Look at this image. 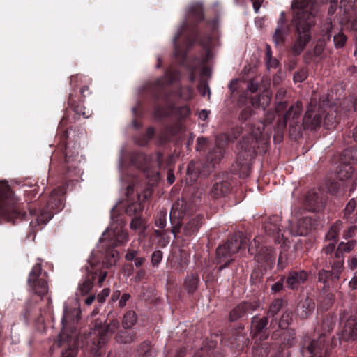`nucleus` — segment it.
Instances as JSON below:
<instances>
[{
  "mask_svg": "<svg viewBox=\"0 0 357 357\" xmlns=\"http://www.w3.org/2000/svg\"><path fill=\"white\" fill-rule=\"evenodd\" d=\"M268 135H243L239 139L237 164L239 169L236 170L240 177L245 178L250 174V161L255 154L266 153L268 144Z\"/></svg>",
  "mask_w": 357,
  "mask_h": 357,
  "instance_id": "f257e3e1",
  "label": "nucleus"
},
{
  "mask_svg": "<svg viewBox=\"0 0 357 357\" xmlns=\"http://www.w3.org/2000/svg\"><path fill=\"white\" fill-rule=\"evenodd\" d=\"M291 8L294 13L293 22L298 33V38L292 46V52L294 54L299 55L311 40V13L305 8V2L294 1Z\"/></svg>",
  "mask_w": 357,
  "mask_h": 357,
  "instance_id": "f03ea898",
  "label": "nucleus"
},
{
  "mask_svg": "<svg viewBox=\"0 0 357 357\" xmlns=\"http://www.w3.org/2000/svg\"><path fill=\"white\" fill-rule=\"evenodd\" d=\"M18 199L14 196L7 183L0 182V217L7 222L15 223L22 220Z\"/></svg>",
  "mask_w": 357,
  "mask_h": 357,
  "instance_id": "7ed1b4c3",
  "label": "nucleus"
},
{
  "mask_svg": "<svg viewBox=\"0 0 357 357\" xmlns=\"http://www.w3.org/2000/svg\"><path fill=\"white\" fill-rule=\"evenodd\" d=\"M84 271L86 275L78 284L76 291L77 296L88 294L93 288V280L96 277H98V284L101 286L107 276V272L101 269V266L96 260L93 253L91 255L88 259Z\"/></svg>",
  "mask_w": 357,
  "mask_h": 357,
  "instance_id": "20e7f679",
  "label": "nucleus"
},
{
  "mask_svg": "<svg viewBox=\"0 0 357 357\" xmlns=\"http://www.w3.org/2000/svg\"><path fill=\"white\" fill-rule=\"evenodd\" d=\"M335 323L332 318L324 320L322 328L324 334L321 333L317 339L306 342L301 349L303 357H326L328 349L326 346V332L333 330Z\"/></svg>",
  "mask_w": 357,
  "mask_h": 357,
  "instance_id": "39448f33",
  "label": "nucleus"
},
{
  "mask_svg": "<svg viewBox=\"0 0 357 357\" xmlns=\"http://www.w3.org/2000/svg\"><path fill=\"white\" fill-rule=\"evenodd\" d=\"M46 275V272L42 273L40 263H37L32 267L27 280L29 287L40 297H43L49 291Z\"/></svg>",
  "mask_w": 357,
  "mask_h": 357,
  "instance_id": "423d86ee",
  "label": "nucleus"
},
{
  "mask_svg": "<svg viewBox=\"0 0 357 357\" xmlns=\"http://www.w3.org/2000/svg\"><path fill=\"white\" fill-rule=\"evenodd\" d=\"M341 225L342 223L337 222L335 225H333L327 232L326 234L327 244L322 249L321 252L322 257L324 258L326 264H328L331 268L335 270L336 269L335 268L334 262H337V259L335 257V252H334V250L339 233L341 230Z\"/></svg>",
  "mask_w": 357,
  "mask_h": 357,
  "instance_id": "0eeeda50",
  "label": "nucleus"
},
{
  "mask_svg": "<svg viewBox=\"0 0 357 357\" xmlns=\"http://www.w3.org/2000/svg\"><path fill=\"white\" fill-rule=\"evenodd\" d=\"M231 184L230 175L221 173L216 175L212 181L208 197L211 199H220L227 196L231 191Z\"/></svg>",
  "mask_w": 357,
  "mask_h": 357,
  "instance_id": "6e6552de",
  "label": "nucleus"
},
{
  "mask_svg": "<svg viewBox=\"0 0 357 357\" xmlns=\"http://www.w3.org/2000/svg\"><path fill=\"white\" fill-rule=\"evenodd\" d=\"M261 238L257 237L253 239L248 246V252L255 255L258 263H266L267 265L275 261V252L271 247L260 246Z\"/></svg>",
  "mask_w": 357,
  "mask_h": 357,
  "instance_id": "1a4fd4ad",
  "label": "nucleus"
},
{
  "mask_svg": "<svg viewBox=\"0 0 357 357\" xmlns=\"http://www.w3.org/2000/svg\"><path fill=\"white\" fill-rule=\"evenodd\" d=\"M115 209V206L111 209L112 223L110 225V229L112 230L113 236L114 238V242L113 243L114 247L125 245L129 238L128 232L123 229V227L125 225V222L121 218L114 217ZM109 230V229L108 231ZM106 231H107V230Z\"/></svg>",
  "mask_w": 357,
  "mask_h": 357,
  "instance_id": "9d476101",
  "label": "nucleus"
},
{
  "mask_svg": "<svg viewBox=\"0 0 357 357\" xmlns=\"http://www.w3.org/2000/svg\"><path fill=\"white\" fill-rule=\"evenodd\" d=\"M289 230L294 236H305L313 227L312 218L309 216H295L289 220Z\"/></svg>",
  "mask_w": 357,
  "mask_h": 357,
  "instance_id": "9b49d317",
  "label": "nucleus"
},
{
  "mask_svg": "<svg viewBox=\"0 0 357 357\" xmlns=\"http://www.w3.org/2000/svg\"><path fill=\"white\" fill-rule=\"evenodd\" d=\"M317 106L310 104L303 119V126L305 130L316 131L321 121V115L316 112Z\"/></svg>",
  "mask_w": 357,
  "mask_h": 357,
  "instance_id": "f8f14e48",
  "label": "nucleus"
},
{
  "mask_svg": "<svg viewBox=\"0 0 357 357\" xmlns=\"http://www.w3.org/2000/svg\"><path fill=\"white\" fill-rule=\"evenodd\" d=\"M258 307H259V302L258 301L240 303L230 312V321H234L240 319L245 318L248 314H252Z\"/></svg>",
  "mask_w": 357,
  "mask_h": 357,
  "instance_id": "ddd939ff",
  "label": "nucleus"
},
{
  "mask_svg": "<svg viewBox=\"0 0 357 357\" xmlns=\"http://www.w3.org/2000/svg\"><path fill=\"white\" fill-rule=\"evenodd\" d=\"M305 205L310 211L317 212L325 206L323 192L319 189H312L308 191L305 200Z\"/></svg>",
  "mask_w": 357,
  "mask_h": 357,
  "instance_id": "4468645a",
  "label": "nucleus"
},
{
  "mask_svg": "<svg viewBox=\"0 0 357 357\" xmlns=\"http://www.w3.org/2000/svg\"><path fill=\"white\" fill-rule=\"evenodd\" d=\"M340 339L342 341H354L357 339V319H347L341 332Z\"/></svg>",
  "mask_w": 357,
  "mask_h": 357,
  "instance_id": "2eb2a0df",
  "label": "nucleus"
},
{
  "mask_svg": "<svg viewBox=\"0 0 357 357\" xmlns=\"http://www.w3.org/2000/svg\"><path fill=\"white\" fill-rule=\"evenodd\" d=\"M356 244L354 240L349 241L347 243L341 242L335 252V257L337 259V262H334L335 268L337 270V273L342 270L343 266V253L349 252L351 251Z\"/></svg>",
  "mask_w": 357,
  "mask_h": 357,
  "instance_id": "dca6fc26",
  "label": "nucleus"
},
{
  "mask_svg": "<svg viewBox=\"0 0 357 357\" xmlns=\"http://www.w3.org/2000/svg\"><path fill=\"white\" fill-rule=\"evenodd\" d=\"M119 327V321L116 319H112L107 326L98 330V334L100 335L98 341V346L99 348L102 347L107 342L108 336L114 333Z\"/></svg>",
  "mask_w": 357,
  "mask_h": 357,
  "instance_id": "f3484780",
  "label": "nucleus"
},
{
  "mask_svg": "<svg viewBox=\"0 0 357 357\" xmlns=\"http://www.w3.org/2000/svg\"><path fill=\"white\" fill-rule=\"evenodd\" d=\"M308 275L305 271H291L286 279L288 287L291 289H298L307 279Z\"/></svg>",
  "mask_w": 357,
  "mask_h": 357,
  "instance_id": "a211bd4d",
  "label": "nucleus"
},
{
  "mask_svg": "<svg viewBox=\"0 0 357 357\" xmlns=\"http://www.w3.org/2000/svg\"><path fill=\"white\" fill-rule=\"evenodd\" d=\"M288 33V26L285 24L284 13H280V17L278 21V26L273 36V40L275 45L282 43L284 37Z\"/></svg>",
  "mask_w": 357,
  "mask_h": 357,
  "instance_id": "6ab92c4d",
  "label": "nucleus"
},
{
  "mask_svg": "<svg viewBox=\"0 0 357 357\" xmlns=\"http://www.w3.org/2000/svg\"><path fill=\"white\" fill-rule=\"evenodd\" d=\"M302 111V103L297 101L286 112L284 116L285 124L289 123L290 126L294 127L298 122L300 115Z\"/></svg>",
  "mask_w": 357,
  "mask_h": 357,
  "instance_id": "aec40b11",
  "label": "nucleus"
},
{
  "mask_svg": "<svg viewBox=\"0 0 357 357\" xmlns=\"http://www.w3.org/2000/svg\"><path fill=\"white\" fill-rule=\"evenodd\" d=\"M232 255V253L229 252L225 245L217 248L216 261L220 264L219 271L225 268L234 260Z\"/></svg>",
  "mask_w": 357,
  "mask_h": 357,
  "instance_id": "412c9836",
  "label": "nucleus"
},
{
  "mask_svg": "<svg viewBox=\"0 0 357 357\" xmlns=\"http://www.w3.org/2000/svg\"><path fill=\"white\" fill-rule=\"evenodd\" d=\"M65 194L63 187H58L52 190L48 207L59 211L63 207L62 196Z\"/></svg>",
  "mask_w": 357,
  "mask_h": 357,
  "instance_id": "4be33fe9",
  "label": "nucleus"
},
{
  "mask_svg": "<svg viewBox=\"0 0 357 357\" xmlns=\"http://www.w3.org/2000/svg\"><path fill=\"white\" fill-rule=\"evenodd\" d=\"M68 105L76 114L82 116L84 119H88L92 115V110L86 109L84 106L77 103L75 96L72 93L69 94Z\"/></svg>",
  "mask_w": 357,
  "mask_h": 357,
  "instance_id": "5701e85b",
  "label": "nucleus"
},
{
  "mask_svg": "<svg viewBox=\"0 0 357 357\" xmlns=\"http://www.w3.org/2000/svg\"><path fill=\"white\" fill-rule=\"evenodd\" d=\"M315 308L314 303L309 298L301 301L297 307V314L302 319L312 314Z\"/></svg>",
  "mask_w": 357,
  "mask_h": 357,
  "instance_id": "b1692460",
  "label": "nucleus"
},
{
  "mask_svg": "<svg viewBox=\"0 0 357 357\" xmlns=\"http://www.w3.org/2000/svg\"><path fill=\"white\" fill-rule=\"evenodd\" d=\"M187 18L189 20L192 18L196 22L204 20V15L202 4L198 2L190 4L188 8Z\"/></svg>",
  "mask_w": 357,
  "mask_h": 357,
  "instance_id": "393cba45",
  "label": "nucleus"
},
{
  "mask_svg": "<svg viewBox=\"0 0 357 357\" xmlns=\"http://www.w3.org/2000/svg\"><path fill=\"white\" fill-rule=\"evenodd\" d=\"M280 219L278 215H273L265 222L264 229L268 235H279L280 233Z\"/></svg>",
  "mask_w": 357,
  "mask_h": 357,
  "instance_id": "a878e982",
  "label": "nucleus"
},
{
  "mask_svg": "<svg viewBox=\"0 0 357 357\" xmlns=\"http://www.w3.org/2000/svg\"><path fill=\"white\" fill-rule=\"evenodd\" d=\"M166 101V107L158 106L154 110V116L156 118H162L174 114L177 109L174 107V104L172 100H165Z\"/></svg>",
  "mask_w": 357,
  "mask_h": 357,
  "instance_id": "bb28decb",
  "label": "nucleus"
},
{
  "mask_svg": "<svg viewBox=\"0 0 357 357\" xmlns=\"http://www.w3.org/2000/svg\"><path fill=\"white\" fill-rule=\"evenodd\" d=\"M333 273L326 270H321L319 273V282H322L324 284L323 289L326 291L329 288V281L330 280L338 279L339 273L341 270L337 273V270L332 268Z\"/></svg>",
  "mask_w": 357,
  "mask_h": 357,
  "instance_id": "cd10ccee",
  "label": "nucleus"
},
{
  "mask_svg": "<svg viewBox=\"0 0 357 357\" xmlns=\"http://www.w3.org/2000/svg\"><path fill=\"white\" fill-rule=\"evenodd\" d=\"M246 243L245 238L243 236H234L231 238L227 243L225 244V246L229 250V252L232 253V255L236 254L239 251V250L242 248L243 245Z\"/></svg>",
  "mask_w": 357,
  "mask_h": 357,
  "instance_id": "c85d7f7f",
  "label": "nucleus"
},
{
  "mask_svg": "<svg viewBox=\"0 0 357 357\" xmlns=\"http://www.w3.org/2000/svg\"><path fill=\"white\" fill-rule=\"evenodd\" d=\"M201 167L202 162L192 161L187 167V174L191 181H195L199 176H201Z\"/></svg>",
  "mask_w": 357,
  "mask_h": 357,
  "instance_id": "c756f323",
  "label": "nucleus"
},
{
  "mask_svg": "<svg viewBox=\"0 0 357 357\" xmlns=\"http://www.w3.org/2000/svg\"><path fill=\"white\" fill-rule=\"evenodd\" d=\"M223 157V148L220 146L211 149L206 157L207 162L211 163L215 167L216 164H218Z\"/></svg>",
  "mask_w": 357,
  "mask_h": 357,
  "instance_id": "7c9ffc66",
  "label": "nucleus"
},
{
  "mask_svg": "<svg viewBox=\"0 0 357 357\" xmlns=\"http://www.w3.org/2000/svg\"><path fill=\"white\" fill-rule=\"evenodd\" d=\"M54 212L50 211L43 210L40 212V215H37L35 220H31L30 225L32 227L36 225L45 226L53 217Z\"/></svg>",
  "mask_w": 357,
  "mask_h": 357,
  "instance_id": "2f4dec72",
  "label": "nucleus"
},
{
  "mask_svg": "<svg viewBox=\"0 0 357 357\" xmlns=\"http://www.w3.org/2000/svg\"><path fill=\"white\" fill-rule=\"evenodd\" d=\"M116 341L121 344H130L136 340L137 336L134 332L121 331L115 336Z\"/></svg>",
  "mask_w": 357,
  "mask_h": 357,
  "instance_id": "473e14b6",
  "label": "nucleus"
},
{
  "mask_svg": "<svg viewBox=\"0 0 357 357\" xmlns=\"http://www.w3.org/2000/svg\"><path fill=\"white\" fill-rule=\"evenodd\" d=\"M202 225V218L195 217L188 222L184 227V232L186 236H191L198 231Z\"/></svg>",
  "mask_w": 357,
  "mask_h": 357,
  "instance_id": "72a5a7b5",
  "label": "nucleus"
},
{
  "mask_svg": "<svg viewBox=\"0 0 357 357\" xmlns=\"http://www.w3.org/2000/svg\"><path fill=\"white\" fill-rule=\"evenodd\" d=\"M140 202L141 195H139L138 202L129 204L126 209V213L130 216L139 215L143 210V206Z\"/></svg>",
  "mask_w": 357,
  "mask_h": 357,
  "instance_id": "f704fd0d",
  "label": "nucleus"
},
{
  "mask_svg": "<svg viewBox=\"0 0 357 357\" xmlns=\"http://www.w3.org/2000/svg\"><path fill=\"white\" fill-rule=\"evenodd\" d=\"M268 319L266 317L259 319L254 317L251 322V329L255 333H260L267 325Z\"/></svg>",
  "mask_w": 357,
  "mask_h": 357,
  "instance_id": "c9c22d12",
  "label": "nucleus"
},
{
  "mask_svg": "<svg viewBox=\"0 0 357 357\" xmlns=\"http://www.w3.org/2000/svg\"><path fill=\"white\" fill-rule=\"evenodd\" d=\"M137 321V315L134 311H128L123 316L122 324L124 328H131Z\"/></svg>",
  "mask_w": 357,
  "mask_h": 357,
  "instance_id": "e433bc0d",
  "label": "nucleus"
},
{
  "mask_svg": "<svg viewBox=\"0 0 357 357\" xmlns=\"http://www.w3.org/2000/svg\"><path fill=\"white\" fill-rule=\"evenodd\" d=\"M146 160V157L141 153H134L131 156V164L138 169H144Z\"/></svg>",
  "mask_w": 357,
  "mask_h": 357,
  "instance_id": "4c0bfd02",
  "label": "nucleus"
},
{
  "mask_svg": "<svg viewBox=\"0 0 357 357\" xmlns=\"http://www.w3.org/2000/svg\"><path fill=\"white\" fill-rule=\"evenodd\" d=\"M198 284V278L195 275H188L185 280V287L189 294L194 293Z\"/></svg>",
  "mask_w": 357,
  "mask_h": 357,
  "instance_id": "58836bf2",
  "label": "nucleus"
},
{
  "mask_svg": "<svg viewBox=\"0 0 357 357\" xmlns=\"http://www.w3.org/2000/svg\"><path fill=\"white\" fill-rule=\"evenodd\" d=\"M283 300L282 298H277L274 300L270 305L268 310V314L274 316L281 310L283 306Z\"/></svg>",
  "mask_w": 357,
  "mask_h": 357,
  "instance_id": "ea45409f",
  "label": "nucleus"
},
{
  "mask_svg": "<svg viewBox=\"0 0 357 357\" xmlns=\"http://www.w3.org/2000/svg\"><path fill=\"white\" fill-rule=\"evenodd\" d=\"M333 29L332 20L331 18H327L321 26V33L327 37V40L331 38L330 32Z\"/></svg>",
  "mask_w": 357,
  "mask_h": 357,
  "instance_id": "a19ab883",
  "label": "nucleus"
},
{
  "mask_svg": "<svg viewBox=\"0 0 357 357\" xmlns=\"http://www.w3.org/2000/svg\"><path fill=\"white\" fill-rule=\"evenodd\" d=\"M347 36L342 32H339L333 36V42L335 48H342L346 43Z\"/></svg>",
  "mask_w": 357,
  "mask_h": 357,
  "instance_id": "79ce46f5",
  "label": "nucleus"
},
{
  "mask_svg": "<svg viewBox=\"0 0 357 357\" xmlns=\"http://www.w3.org/2000/svg\"><path fill=\"white\" fill-rule=\"evenodd\" d=\"M325 47V41L324 40H319L314 47V54L319 59H324L326 56L324 54Z\"/></svg>",
  "mask_w": 357,
  "mask_h": 357,
  "instance_id": "37998d69",
  "label": "nucleus"
},
{
  "mask_svg": "<svg viewBox=\"0 0 357 357\" xmlns=\"http://www.w3.org/2000/svg\"><path fill=\"white\" fill-rule=\"evenodd\" d=\"M293 314L291 311H286L283 313L280 321V326L281 328H287L292 321Z\"/></svg>",
  "mask_w": 357,
  "mask_h": 357,
  "instance_id": "c03bdc74",
  "label": "nucleus"
},
{
  "mask_svg": "<svg viewBox=\"0 0 357 357\" xmlns=\"http://www.w3.org/2000/svg\"><path fill=\"white\" fill-rule=\"evenodd\" d=\"M117 259L118 252L114 250H112L109 253H108L104 263L107 267H109L116 264Z\"/></svg>",
  "mask_w": 357,
  "mask_h": 357,
  "instance_id": "a18cd8bd",
  "label": "nucleus"
},
{
  "mask_svg": "<svg viewBox=\"0 0 357 357\" xmlns=\"http://www.w3.org/2000/svg\"><path fill=\"white\" fill-rule=\"evenodd\" d=\"M178 77V73L177 71L168 70L165 75V80L162 82L170 84L176 81Z\"/></svg>",
  "mask_w": 357,
  "mask_h": 357,
  "instance_id": "49530a36",
  "label": "nucleus"
},
{
  "mask_svg": "<svg viewBox=\"0 0 357 357\" xmlns=\"http://www.w3.org/2000/svg\"><path fill=\"white\" fill-rule=\"evenodd\" d=\"M139 352L141 354L145 356V357H153L155 356V351L153 349L149 346V344L147 342L143 343L142 345Z\"/></svg>",
  "mask_w": 357,
  "mask_h": 357,
  "instance_id": "de8ad7c7",
  "label": "nucleus"
},
{
  "mask_svg": "<svg viewBox=\"0 0 357 357\" xmlns=\"http://www.w3.org/2000/svg\"><path fill=\"white\" fill-rule=\"evenodd\" d=\"M308 75V71L307 68H302L294 75V82H302L304 81Z\"/></svg>",
  "mask_w": 357,
  "mask_h": 357,
  "instance_id": "09e8293b",
  "label": "nucleus"
},
{
  "mask_svg": "<svg viewBox=\"0 0 357 357\" xmlns=\"http://www.w3.org/2000/svg\"><path fill=\"white\" fill-rule=\"evenodd\" d=\"M356 203L354 199H351L346 205L344 215L346 218H349L356 208Z\"/></svg>",
  "mask_w": 357,
  "mask_h": 357,
  "instance_id": "8fccbe9b",
  "label": "nucleus"
},
{
  "mask_svg": "<svg viewBox=\"0 0 357 357\" xmlns=\"http://www.w3.org/2000/svg\"><path fill=\"white\" fill-rule=\"evenodd\" d=\"M334 301V296L332 294H328L325 296V297L323 298L321 307L326 310H328L331 305H333Z\"/></svg>",
  "mask_w": 357,
  "mask_h": 357,
  "instance_id": "3c124183",
  "label": "nucleus"
},
{
  "mask_svg": "<svg viewBox=\"0 0 357 357\" xmlns=\"http://www.w3.org/2000/svg\"><path fill=\"white\" fill-rule=\"evenodd\" d=\"M215 167L211 163L207 162L204 163L202 162V167H201V176H208Z\"/></svg>",
  "mask_w": 357,
  "mask_h": 357,
  "instance_id": "603ef678",
  "label": "nucleus"
},
{
  "mask_svg": "<svg viewBox=\"0 0 357 357\" xmlns=\"http://www.w3.org/2000/svg\"><path fill=\"white\" fill-rule=\"evenodd\" d=\"M151 135H135L134 141L139 146H145L149 140L151 139Z\"/></svg>",
  "mask_w": 357,
  "mask_h": 357,
  "instance_id": "864d4df0",
  "label": "nucleus"
},
{
  "mask_svg": "<svg viewBox=\"0 0 357 357\" xmlns=\"http://www.w3.org/2000/svg\"><path fill=\"white\" fill-rule=\"evenodd\" d=\"M162 259V252L158 250L151 255V263L153 266H158Z\"/></svg>",
  "mask_w": 357,
  "mask_h": 357,
  "instance_id": "5fc2aeb1",
  "label": "nucleus"
},
{
  "mask_svg": "<svg viewBox=\"0 0 357 357\" xmlns=\"http://www.w3.org/2000/svg\"><path fill=\"white\" fill-rule=\"evenodd\" d=\"M167 225V213H160L158 219L155 220V225L162 229L165 227Z\"/></svg>",
  "mask_w": 357,
  "mask_h": 357,
  "instance_id": "6e6d98bb",
  "label": "nucleus"
},
{
  "mask_svg": "<svg viewBox=\"0 0 357 357\" xmlns=\"http://www.w3.org/2000/svg\"><path fill=\"white\" fill-rule=\"evenodd\" d=\"M144 223V220L142 218L137 216L133 218L130 222V228L133 230L139 229Z\"/></svg>",
  "mask_w": 357,
  "mask_h": 357,
  "instance_id": "4d7b16f0",
  "label": "nucleus"
},
{
  "mask_svg": "<svg viewBox=\"0 0 357 357\" xmlns=\"http://www.w3.org/2000/svg\"><path fill=\"white\" fill-rule=\"evenodd\" d=\"M110 290L108 288L103 289L97 296V300L100 303H105L106 298L109 295Z\"/></svg>",
  "mask_w": 357,
  "mask_h": 357,
  "instance_id": "13d9d810",
  "label": "nucleus"
},
{
  "mask_svg": "<svg viewBox=\"0 0 357 357\" xmlns=\"http://www.w3.org/2000/svg\"><path fill=\"white\" fill-rule=\"evenodd\" d=\"M266 67L268 70H270L271 68L275 69L278 68V66L279 65V62L276 59L273 58V57H269V58L266 59Z\"/></svg>",
  "mask_w": 357,
  "mask_h": 357,
  "instance_id": "bf43d9fd",
  "label": "nucleus"
},
{
  "mask_svg": "<svg viewBox=\"0 0 357 357\" xmlns=\"http://www.w3.org/2000/svg\"><path fill=\"white\" fill-rule=\"evenodd\" d=\"M167 132H169L170 134H177L178 132H184V130L181 122H176L173 127L168 128Z\"/></svg>",
  "mask_w": 357,
  "mask_h": 357,
  "instance_id": "052dcab7",
  "label": "nucleus"
},
{
  "mask_svg": "<svg viewBox=\"0 0 357 357\" xmlns=\"http://www.w3.org/2000/svg\"><path fill=\"white\" fill-rule=\"evenodd\" d=\"M198 90L202 96H205L206 95H208V97L210 96V89L207 84H200L198 86Z\"/></svg>",
  "mask_w": 357,
  "mask_h": 357,
  "instance_id": "680f3d73",
  "label": "nucleus"
},
{
  "mask_svg": "<svg viewBox=\"0 0 357 357\" xmlns=\"http://www.w3.org/2000/svg\"><path fill=\"white\" fill-rule=\"evenodd\" d=\"M81 93V101L84 102V99L89 95L91 94V91H90L89 86H84L80 89Z\"/></svg>",
  "mask_w": 357,
  "mask_h": 357,
  "instance_id": "e2e57ef3",
  "label": "nucleus"
},
{
  "mask_svg": "<svg viewBox=\"0 0 357 357\" xmlns=\"http://www.w3.org/2000/svg\"><path fill=\"white\" fill-rule=\"evenodd\" d=\"M137 253H138V252L136 250L128 249L125 255V259L129 261H132L133 259H135L136 258Z\"/></svg>",
  "mask_w": 357,
  "mask_h": 357,
  "instance_id": "0e129e2a",
  "label": "nucleus"
},
{
  "mask_svg": "<svg viewBox=\"0 0 357 357\" xmlns=\"http://www.w3.org/2000/svg\"><path fill=\"white\" fill-rule=\"evenodd\" d=\"M264 98V96L263 95H260V96L252 98L251 100V103H252V106L256 107H259L261 106L263 107V109H264L265 107L260 103L261 99Z\"/></svg>",
  "mask_w": 357,
  "mask_h": 357,
  "instance_id": "69168bd1",
  "label": "nucleus"
},
{
  "mask_svg": "<svg viewBox=\"0 0 357 357\" xmlns=\"http://www.w3.org/2000/svg\"><path fill=\"white\" fill-rule=\"evenodd\" d=\"M251 109L250 108H245L241 112L239 118L242 120H246L251 116Z\"/></svg>",
  "mask_w": 357,
  "mask_h": 357,
  "instance_id": "338daca9",
  "label": "nucleus"
},
{
  "mask_svg": "<svg viewBox=\"0 0 357 357\" xmlns=\"http://www.w3.org/2000/svg\"><path fill=\"white\" fill-rule=\"evenodd\" d=\"M61 357H76V351L74 349L68 348L62 351Z\"/></svg>",
  "mask_w": 357,
  "mask_h": 357,
  "instance_id": "774afa93",
  "label": "nucleus"
}]
</instances>
